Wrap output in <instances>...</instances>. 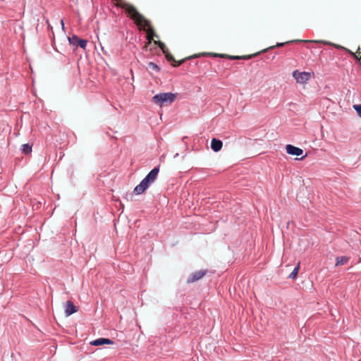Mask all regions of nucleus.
<instances>
[{
  "label": "nucleus",
  "instance_id": "nucleus-15",
  "mask_svg": "<svg viewBox=\"0 0 361 361\" xmlns=\"http://www.w3.org/2000/svg\"><path fill=\"white\" fill-rule=\"evenodd\" d=\"M298 270H299V264H298L297 267H295L293 270L292 271V272L289 274L288 276V278L289 279H295L297 277V275H298Z\"/></svg>",
  "mask_w": 361,
  "mask_h": 361
},
{
  "label": "nucleus",
  "instance_id": "nucleus-8",
  "mask_svg": "<svg viewBox=\"0 0 361 361\" xmlns=\"http://www.w3.org/2000/svg\"><path fill=\"white\" fill-rule=\"evenodd\" d=\"M78 307L73 305L71 300H68L65 305V314L67 317L77 312Z\"/></svg>",
  "mask_w": 361,
  "mask_h": 361
},
{
  "label": "nucleus",
  "instance_id": "nucleus-2",
  "mask_svg": "<svg viewBox=\"0 0 361 361\" xmlns=\"http://www.w3.org/2000/svg\"><path fill=\"white\" fill-rule=\"evenodd\" d=\"M176 96L171 92H163L154 95L152 102L157 104L162 105L164 103H171L175 100Z\"/></svg>",
  "mask_w": 361,
  "mask_h": 361
},
{
  "label": "nucleus",
  "instance_id": "nucleus-5",
  "mask_svg": "<svg viewBox=\"0 0 361 361\" xmlns=\"http://www.w3.org/2000/svg\"><path fill=\"white\" fill-rule=\"evenodd\" d=\"M152 184V183L145 177L142 181L134 188L133 192L135 195L142 194Z\"/></svg>",
  "mask_w": 361,
  "mask_h": 361
},
{
  "label": "nucleus",
  "instance_id": "nucleus-10",
  "mask_svg": "<svg viewBox=\"0 0 361 361\" xmlns=\"http://www.w3.org/2000/svg\"><path fill=\"white\" fill-rule=\"evenodd\" d=\"M159 171V167H154L151 170L149 173L145 176L152 183H153L157 178Z\"/></svg>",
  "mask_w": 361,
  "mask_h": 361
},
{
  "label": "nucleus",
  "instance_id": "nucleus-6",
  "mask_svg": "<svg viewBox=\"0 0 361 361\" xmlns=\"http://www.w3.org/2000/svg\"><path fill=\"white\" fill-rule=\"evenodd\" d=\"M207 270H200L192 273L187 279L188 283H194L205 276Z\"/></svg>",
  "mask_w": 361,
  "mask_h": 361
},
{
  "label": "nucleus",
  "instance_id": "nucleus-7",
  "mask_svg": "<svg viewBox=\"0 0 361 361\" xmlns=\"http://www.w3.org/2000/svg\"><path fill=\"white\" fill-rule=\"evenodd\" d=\"M286 149L287 153L290 155L300 156L303 153V150L302 149L292 145H287Z\"/></svg>",
  "mask_w": 361,
  "mask_h": 361
},
{
  "label": "nucleus",
  "instance_id": "nucleus-3",
  "mask_svg": "<svg viewBox=\"0 0 361 361\" xmlns=\"http://www.w3.org/2000/svg\"><path fill=\"white\" fill-rule=\"evenodd\" d=\"M293 77L298 83L305 84L311 78L312 73L310 72H300L298 70H295L292 73Z\"/></svg>",
  "mask_w": 361,
  "mask_h": 361
},
{
  "label": "nucleus",
  "instance_id": "nucleus-16",
  "mask_svg": "<svg viewBox=\"0 0 361 361\" xmlns=\"http://www.w3.org/2000/svg\"><path fill=\"white\" fill-rule=\"evenodd\" d=\"M148 68L155 72H159L160 71L159 67L154 62H149Z\"/></svg>",
  "mask_w": 361,
  "mask_h": 361
},
{
  "label": "nucleus",
  "instance_id": "nucleus-20",
  "mask_svg": "<svg viewBox=\"0 0 361 361\" xmlns=\"http://www.w3.org/2000/svg\"><path fill=\"white\" fill-rule=\"evenodd\" d=\"M99 48H100V49H101L102 51H104V47L101 46V47H99Z\"/></svg>",
  "mask_w": 361,
  "mask_h": 361
},
{
  "label": "nucleus",
  "instance_id": "nucleus-19",
  "mask_svg": "<svg viewBox=\"0 0 361 361\" xmlns=\"http://www.w3.org/2000/svg\"><path fill=\"white\" fill-rule=\"evenodd\" d=\"M352 54L354 56V57H355V59H358V57H357V56L356 54H355L354 53H352Z\"/></svg>",
  "mask_w": 361,
  "mask_h": 361
},
{
  "label": "nucleus",
  "instance_id": "nucleus-1",
  "mask_svg": "<svg viewBox=\"0 0 361 361\" xmlns=\"http://www.w3.org/2000/svg\"><path fill=\"white\" fill-rule=\"evenodd\" d=\"M163 52L166 54V59L169 61H171L173 63V66L175 67L180 66L185 61L190 59H195V58H199L200 56H209V57H220V58H226L231 60H240V59H245L248 60L251 59L258 55H259L262 52L267 51L269 49L274 48V47H269V48L264 49L262 51L256 52L253 54L250 55H243V56H232V55H228L224 54H216V53H212V52H202L198 54H194L192 56L186 57L182 60L176 61L174 57L168 52L167 47H159Z\"/></svg>",
  "mask_w": 361,
  "mask_h": 361
},
{
  "label": "nucleus",
  "instance_id": "nucleus-17",
  "mask_svg": "<svg viewBox=\"0 0 361 361\" xmlns=\"http://www.w3.org/2000/svg\"><path fill=\"white\" fill-rule=\"evenodd\" d=\"M353 108L356 111L359 117L361 118V104H355L353 105Z\"/></svg>",
  "mask_w": 361,
  "mask_h": 361
},
{
  "label": "nucleus",
  "instance_id": "nucleus-22",
  "mask_svg": "<svg viewBox=\"0 0 361 361\" xmlns=\"http://www.w3.org/2000/svg\"><path fill=\"white\" fill-rule=\"evenodd\" d=\"M52 47L54 49V51H57L56 49V47Z\"/></svg>",
  "mask_w": 361,
  "mask_h": 361
},
{
  "label": "nucleus",
  "instance_id": "nucleus-11",
  "mask_svg": "<svg viewBox=\"0 0 361 361\" xmlns=\"http://www.w3.org/2000/svg\"><path fill=\"white\" fill-rule=\"evenodd\" d=\"M93 345H102L105 344H113L114 341L111 339L106 338H99L97 339H95L94 341H92L90 343Z\"/></svg>",
  "mask_w": 361,
  "mask_h": 361
},
{
  "label": "nucleus",
  "instance_id": "nucleus-23",
  "mask_svg": "<svg viewBox=\"0 0 361 361\" xmlns=\"http://www.w3.org/2000/svg\"><path fill=\"white\" fill-rule=\"evenodd\" d=\"M81 48H82L83 49H85V46H82V47H80Z\"/></svg>",
  "mask_w": 361,
  "mask_h": 361
},
{
  "label": "nucleus",
  "instance_id": "nucleus-14",
  "mask_svg": "<svg viewBox=\"0 0 361 361\" xmlns=\"http://www.w3.org/2000/svg\"><path fill=\"white\" fill-rule=\"evenodd\" d=\"M21 150L23 154H29L32 152V146L30 145L28 143L24 144L22 145Z\"/></svg>",
  "mask_w": 361,
  "mask_h": 361
},
{
  "label": "nucleus",
  "instance_id": "nucleus-21",
  "mask_svg": "<svg viewBox=\"0 0 361 361\" xmlns=\"http://www.w3.org/2000/svg\"><path fill=\"white\" fill-rule=\"evenodd\" d=\"M178 156V153H176V154L174 155V157H174V158H176Z\"/></svg>",
  "mask_w": 361,
  "mask_h": 361
},
{
  "label": "nucleus",
  "instance_id": "nucleus-13",
  "mask_svg": "<svg viewBox=\"0 0 361 361\" xmlns=\"http://www.w3.org/2000/svg\"><path fill=\"white\" fill-rule=\"evenodd\" d=\"M349 260V257L343 256V257H336V266H340V265H344Z\"/></svg>",
  "mask_w": 361,
  "mask_h": 361
},
{
  "label": "nucleus",
  "instance_id": "nucleus-18",
  "mask_svg": "<svg viewBox=\"0 0 361 361\" xmlns=\"http://www.w3.org/2000/svg\"><path fill=\"white\" fill-rule=\"evenodd\" d=\"M61 24L62 28L63 29V28H64V22H63V20H61Z\"/></svg>",
  "mask_w": 361,
  "mask_h": 361
},
{
  "label": "nucleus",
  "instance_id": "nucleus-4",
  "mask_svg": "<svg viewBox=\"0 0 361 361\" xmlns=\"http://www.w3.org/2000/svg\"><path fill=\"white\" fill-rule=\"evenodd\" d=\"M291 42H303V43H317L323 44L324 45H336V44L327 42L323 40H307V39H292L286 42H277L276 45H286V44Z\"/></svg>",
  "mask_w": 361,
  "mask_h": 361
},
{
  "label": "nucleus",
  "instance_id": "nucleus-12",
  "mask_svg": "<svg viewBox=\"0 0 361 361\" xmlns=\"http://www.w3.org/2000/svg\"><path fill=\"white\" fill-rule=\"evenodd\" d=\"M223 143L221 140L213 138L211 142V148L215 152H219L222 147Z\"/></svg>",
  "mask_w": 361,
  "mask_h": 361
},
{
  "label": "nucleus",
  "instance_id": "nucleus-9",
  "mask_svg": "<svg viewBox=\"0 0 361 361\" xmlns=\"http://www.w3.org/2000/svg\"><path fill=\"white\" fill-rule=\"evenodd\" d=\"M69 42L72 45H86L87 41L82 39L78 38L76 35L72 37H67Z\"/></svg>",
  "mask_w": 361,
  "mask_h": 361
}]
</instances>
